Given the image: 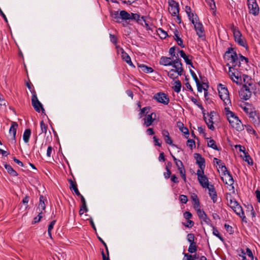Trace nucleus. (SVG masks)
<instances>
[{"instance_id":"nucleus-50","label":"nucleus","mask_w":260,"mask_h":260,"mask_svg":"<svg viewBox=\"0 0 260 260\" xmlns=\"http://www.w3.org/2000/svg\"><path fill=\"white\" fill-rule=\"evenodd\" d=\"M186 145L188 146L191 149H192L193 147H195V141L192 139H189L187 141Z\"/></svg>"},{"instance_id":"nucleus-26","label":"nucleus","mask_w":260,"mask_h":260,"mask_svg":"<svg viewBox=\"0 0 260 260\" xmlns=\"http://www.w3.org/2000/svg\"><path fill=\"white\" fill-rule=\"evenodd\" d=\"M174 39L176 41L177 44L180 46L181 48H184L185 45L183 44L182 39L180 37L179 35V31L176 30L174 31Z\"/></svg>"},{"instance_id":"nucleus-32","label":"nucleus","mask_w":260,"mask_h":260,"mask_svg":"<svg viewBox=\"0 0 260 260\" xmlns=\"http://www.w3.org/2000/svg\"><path fill=\"white\" fill-rule=\"evenodd\" d=\"M198 249V246L196 242L190 243L188 248V251L190 253H196Z\"/></svg>"},{"instance_id":"nucleus-45","label":"nucleus","mask_w":260,"mask_h":260,"mask_svg":"<svg viewBox=\"0 0 260 260\" xmlns=\"http://www.w3.org/2000/svg\"><path fill=\"white\" fill-rule=\"evenodd\" d=\"M40 127L42 133H44L46 134L48 129V126L43 120L40 122Z\"/></svg>"},{"instance_id":"nucleus-9","label":"nucleus","mask_w":260,"mask_h":260,"mask_svg":"<svg viewBox=\"0 0 260 260\" xmlns=\"http://www.w3.org/2000/svg\"><path fill=\"white\" fill-rule=\"evenodd\" d=\"M252 86H252H248L247 83L243 85L240 92V96L241 99L247 100L251 97L253 90Z\"/></svg>"},{"instance_id":"nucleus-43","label":"nucleus","mask_w":260,"mask_h":260,"mask_svg":"<svg viewBox=\"0 0 260 260\" xmlns=\"http://www.w3.org/2000/svg\"><path fill=\"white\" fill-rule=\"evenodd\" d=\"M111 16L115 20L116 22H120V16L118 11H114L111 13Z\"/></svg>"},{"instance_id":"nucleus-11","label":"nucleus","mask_w":260,"mask_h":260,"mask_svg":"<svg viewBox=\"0 0 260 260\" xmlns=\"http://www.w3.org/2000/svg\"><path fill=\"white\" fill-rule=\"evenodd\" d=\"M171 66L174 68L175 70H176V71L178 72V75L181 76L183 74L184 70L182 68V63L178 54H177L176 58L173 60Z\"/></svg>"},{"instance_id":"nucleus-35","label":"nucleus","mask_w":260,"mask_h":260,"mask_svg":"<svg viewBox=\"0 0 260 260\" xmlns=\"http://www.w3.org/2000/svg\"><path fill=\"white\" fill-rule=\"evenodd\" d=\"M191 199L192 200V201L194 202V207L195 208H198L200 206V202L198 198V196L196 194L193 193L191 196Z\"/></svg>"},{"instance_id":"nucleus-13","label":"nucleus","mask_w":260,"mask_h":260,"mask_svg":"<svg viewBox=\"0 0 260 260\" xmlns=\"http://www.w3.org/2000/svg\"><path fill=\"white\" fill-rule=\"evenodd\" d=\"M194 25V28L196 31L197 35L199 38H203L205 36V32L203 27V25L201 22L196 21L194 23H192Z\"/></svg>"},{"instance_id":"nucleus-61","label":"nucleus","mask_w":260,"mask_h":260,"mask_svg":"<svg viewBox=\"0 0 260 260\" xmlns=\"http://www.w3.org/2000/svg\"><path fill=\"white\" fill-rule=\"evenodd\" d=\"M153 139L154 141V144L155 146H158L159 147L161 146V143L159 142V139L156 136H153Z\"/></svg>"},{"instance_id":"nucleus-40","label":"nucleus","mask_w":260,"mask_h":260,"mask_svg":"<svg viewBox=\"0 0 260 260\" xmlns=\"http://www.w3.org/2000/svg\"><path fill=\"white\" fill-rule=\"evenodd\" d=\"M189 19L191 21L192 23H194L196 21H199V18L197 15H194L193 13H191L187 15Z\"/></svg>"},{"instance_id":"nucleus-14","label":"nucleus","mask_w":260,"mask_h":260,"mask_svg":"<svg viewBox=\"0 0 260 260\" xmlns=\"http://www.w3.org/2000/svg\"><path fill=\"white\" fill-rule=\"evenodd\" d=\"M156 118V113L152 112L150 114L146 115L145 117L143 118L144 125L148 127L152 125Z\"/></svg>"},{"instance_id":"nucleus-57","label":"nucleus","mask_w":260,"mask_h":260,"mask_svg":"<svg viewBox=\"0 0 260 260\" xmlns=\"http://www.w3.org/2000/svg\"><path fill=\"white\" fill-rule=\"evenodd\" d=\"M180 201L183 204H186L188 201L187 197L186 195L181 194L179 196Z\"/></svg>"},{"instance_id":"nucleus-42","label":"nucleus","mask_w":260,"mask_h":260,"mask_svg":"<svg viewBox=\"0 0 260 260\" xmlns=\"http://www.w3.org/2000/svg\"><path fill=\"white\" fill-rule=\"evenodd\" d=\"M207 5L210 7V9L215 12L216 10V5L214 0H205Z\"/></svg>"},{"instance_id":"nucleus-46","label":"nucleus","mask_w":260,"mask_h":260,"mask_svg":"<svg viewBox=\"0 0 260 260\" xmlns=\"http://www.w3.org/2000/svg\"><path fill=\"white\" fill-rule=\"evenodd\" d=\"M130 20H134L139 22L140 21V16L138 14L132 13L130 14Z\"/></svg>"},{"instance_id":"nucleus-15","label":"nucleus","mask_w":260,"mask_h":260,"mask_svg":"<svg viewBox=\"0 0 260 260\" xmlns=\"http://www.w3.org/2000/svg\"><path fill=\"white\" fill-rule=\"evenodd\" d=\"M161 133L164 137L165 142L167 144H169L172 146H175V145L173 144V141L170 136V134L168 130L164 129L161 131Z\"/></svg>"},{"instance_id":"nucleus-58","label":"nucleus","mask_w":260,"mask_h":260,"mask_svg":"<svg viewBox=\"0 0 260 260\" xmlns=\"http://www.w3.org/2000/svg\"><path fill=\"white\" fill-rule=\"evenodd\" d=\"M80 197L82 205V207L84 208V209H85L86 211H87V208L86 206V203L85 199H84V197L81 194V196H78Z\"/></svg>"},{"instance_id":"nucleus-24","label":"nucleus","mask_w":260,"mask_h":260,"mask_svg":"<svg viewBox=\"0 0 260 260\" xmlns=\"http://www.w3.org/2000/svg\"><path fill=\"white\" fill-rule=\"evenodd\" d=\"M195 158L197 160V163L198 164L200 168L205 167V159L199 153L195 154Z\"/></svg>"},{"instance_id":"nucleus-28","label":"nucleus","mask_w":260,"mask_h":260,"mask_svg":"<svg viewBox=\"0 0 260 260\" xmlns=\"http://www.w3.org/2000/svg\"><path fill=\"white\" fill-rule=\"evenodd\" d=\"M5 168L7 171L8 173L13 177H16L18 175V173L15 171L12 167L8 164L4 165Z\"/></svg>"},{"instance_id":"nucleus-62","label":"nucleus","mask_w":260,"mask_h":260,"mask_svg":"<svg viewBox=\"0 0 260 260\" xmlns=\"http://www.w3.org/2000/svg\"><path fill=\"white\" fill-rule=\"evenodd\" d=\"M183 254L184 255V257L182 260H192V254L185 252H183Z\"/></svg>"},{"instance_id":"nucleus-23","label":"nucleus","mask_w":260,"mask_h":260,"mask_svg":"<svg viewBox=\"0 0 260 260\" xmlns=\"http://www.w3.org/2000/svg\"><path fill=\"white\" fill-rule=\"evenodd\" d=\"M121 50V57L128 64L133 67H135L133 62L131 61L130 56L126 53L122 48L120 49Z\"/></svg>"},{"instance_id":"nucleus-31","label":"nucleus","mask_w":260,"mask_h":260,"mask_svg":"<svg viewBox=\"0 0 260 260\" xmlns=\"http://www.w3.org/2000/svg\"><path fill=\"white\" fill-rule=\"evenodd\" d=\"M30 135L31 131L30 129H26L25 130L23 135V139L25 143H27L28 142Z\"/></svg>"},{"instance_id":"nucleus-10","label":"nucleus","mask_w":260,"mask_h":260,"mask_svg":"<svg viewBox=\"0 0 260 260\" xmlns=\"http://www.w3.org/2000/svg\"><path fill=\"white\" fill-rule=\"evenodd\" d=\"M153 99L156 100L158 103L167 105L170 102V99L167 94L164 92H158L155 93Z\"/></svg>"},{"instance_id":"nucleus-8","label":"nucleus","mask_w":260,"mask_h":260,"mask_svg":"<svg viewBox=\"0 0 260 260\" xmlns=\"http://www.w3.org/2000/svg\"><path fill=\"white\" fill-rule=\"evenodd\" d=\"M169 11L173 16H177L178 23L181 22V18L179 16V4L174 0H170L169 2Z\"/></svg>"},{"instance_id":"nucleus-18","label":"nucleus","mask_w":260,"mask_h":260,"mask_svg":"<svg viewBox=\"0 0 260 260\" xmlns=\"http://www.w3.org/2000/svg\"><path fill=\"white\" fill-rule=\"evenodd\" d=\"M213 112H211L210 113V114L208 115L209 117L208 119H207L205 115L204 116V119L208 126V127L212 131H214L215 129V127L213 125V121L212 120V117L213 116Z\"/></svg>"},{"instance_id":"nucleus-55","label":"nucleus","mask_w":260,"mask_h":260,"mask_svg":"<svg viewBox=\"0 0 260 260\" xmlns=\"http://www.w3.org/2000/svg\"><path fill=\"white\" fill-rule=\"evenodd\" d=\"M219 169H220V170H221L222 175H225L226 174L230 173L229 171L228 170L227 168L226 167V166L224 165V164L223 165H222L221 166V167H220Z\"/></svg>"},{"instance_id":"nucleus-33","label":"nucleus","mask_w":260,"mask_h":260,"mask_svg":"<svg viewBox=\"0 0 260 260\" xmlns=\"http://www.w3.org/2000/svg\"><path fill=\"white\" fill-rule=\"evenodd\" d=\"M119 15L120 16V18L122 20H130V14H129L126 11L122 10L120 11Z\"/></svg>"},{"instance_id":"nucleus-56","label":"nucleus","mask_w":260,"mask_h":260,"mask_svg":"<svg viewBox=\"0 0 260 260\" xmlns=\"http://www.w3.org/2000/svg\"><path fill=\"white\" fill-rule=\"evenodd\" d=\"M105 249L106 250L107 256L106 255V254L104 253V252L103 251V250H102V255L103 260H109V250H108L107 246V248H105Z\"/></svg>"},{"instance_id":"nucleus-1","label":"nucleus","mask_w":260,"mask_h":260,"mask_svg":"<svg viewBox=\"0 0 260 260\" xmlns=\"http://www.w3.org/2000/svg\"><path fill=\"white\" fill-rule=\"evenodd\" d=\"M224 58L228 61L226 66L231 65L238 68H240L241 62L244 61L245 63H247L248 62V58L244 57L240 54H239V57H238V54L236 51H234V49L232 47L228 49L225 53Z\"/></svg>"},{"instance_id":"nucleus-36","label":"nucleus","mask_w":260,"mask_h":260,"mask_svg":"<svg viewBox=\"0 0 260 260\" xmlns=\"http://www.w3.org/2000/svg\"><path fill=\"white\" fill-rule=\"evenodd\" d=\"M174 86L173 87L174 91L177 93H179L181 88V83L179 80H176L175 81Z\"/></svg>"},{"instance_id":"nucleus-39","label":"nucleus","mask_w":260,"mask_h":260,"mask_svg":"<svg viewBox=\"0 0 260 260\" xmlns=\"http://www.w3.org/2000/svg\"><path fill=\"white\" fill-rule=\"evenodd\" d=\"M158 35L161 39H165L168 36L167 32L164 30L162 28H159L157 30Z\"/></svg>"},{"instance_id":"nucleus-54","label":"nucleus","mask_w":260,"mask_h":260,"mask_svg":"<svg viewBox=\"0 0 260 260\" xmlns=\"http://www.w3.org/2000/svg\"><path fill=\"white\" fill-rule=\"evenodd\" d=\"M224 228L230 234H232L234 233V230L232 226L226 223L224 224Z\"/></svg>"},{"instance_id":"nucleus-53","label":"nucleus","mask_w":260,"mask_h":260,"mask_svg":"<svg viewBox=\"0 0 260 260\" xmlns=\"http://www.w3.org/2000/svg\"><path fill=\"white\" fill-rule=\"evenodd\" d=\"M197 214L200 219H202L206 215L205 212L200 209L197 210Z\"/></svg>"},{"instance_id":"nucleus-52","label":"nucleus","mask_w":260,"mask_h":260,"mask_svg":"<svg viewBox=\"0 0 260 260\" xmlns=\"http://www.w3.org/2000/svg\"><path fill=\"white\" fill-rule=\"evenodd\" d=\"M175 164L177 166L179 172L182 170V171L185 170L183 164L180 160L176 162Z\"/></svg>"},{"instance_id":"nucleus-4","label":"nucleus","mask_w":260,"mask_h":260,"mask_svg":"<svg viewBox=\"0 0 260 260\" xmlns=\"http://www.w3.org/2000/svg\"><path fill=\"white\" fill-rule=\"evenodd\" d=\"M218 91L219 96L221 100L223 102L224 105L225 107L231 106V101L230 99L229 92L228 88L224 85L220 83L218 85Z\"/></svg>"},{"instance_id":"nucleus-27","label":"nucleus","mask_w":260,"mask_h":260,"mask_svg":"<svg viewBox=\"0 0 260 260\" xmlns=\"http://www.w3.org/2000/svg\"><path fill=\"white\" fill-rule=\"evenodd\" d=\"M69 182L70 185V189L73 190L77 196H81V193L78 189L76 183L74 182L71 179H69Z\"/></svg>"},{"instance_id":"nucleus-64","label":"nucleus","mask_w":260,"mask_h":260,"mask_svg":"<svg viewBox=\"0 0 260 260\" xmlns=\"http://www.w3.org/2000/svg\"><path fill=\"white\" fill-rule=\"evenodd\" d=\"M110 39L111 42L114 45H116L117 44V38L115 35L110 34Z\"/></svg>"},{"instance_id":"nucleus-38","label":"nucleus","mask_w":260,"mask_h":260,"mask_svg":"<svg viewBox=\"0 0 260 260\" xmlns=\"http://www.w3.org/2000/svg\"><path fill=\"white\" fill-rule=\"evenodd\" d=\"M213 228V234L218 238L222 242L224 241V239L222 236L219 234L218 230L214 226L212 225Z\"/></svg>"},{"instance_id":"nucleus-44","label":"nucleus","mask_w":260,"mask_h":260,"mask_svg":"<svg viewBox=\"0 0 260 260\" xmlns=\"http://www.w3.org/2000/svg\"><path fill=\"white\" fill-rule=\"evenodd\" d=\"M244 160L248 163V165L252 166L253 165V160L248 153L244 154Z\"/></svg>"},{"instance_id":"nucleus-20","label":"nucleus","mask_w":260,"mask_h":260,"mask_svg":"<svg viewBox=\"0 0 260 260\" xmlns=\"http://www.w3.org/2000/svg\"><path fill=\"white\" fill-rule=\"evenodd\" d=\"M198 181H199L200 185L203 188H207L210 185V184H209L208 178L205 175H204L202 176H200V177L198 178Z\"/></svg>"},{"instance_id":"nucleus-6","label":"nucleus","mask_w":260,"mask_h":260,"mask_svg":"<svg viewBox=\"0 0 260 260\" xmlns=\"http://www.w3.org/2000/svg\"><path fill=\"white\" fill-rule=\"evenodd\" d=\"M229 74L231 79L237 84L242 83V78L239 71V68L229 65Z\"/></svg>"},{"instance_id":"nucleus-16","label":"nucleus","mask_w":260,"mask_h":260,"mask_svg":"<svg viewBox=\"0 0 260 260\" xmlns=\"http://www.w3.org/2000/svg\"><path fill=\"white\" fill-rule=\"evenodd\" d=\"M209 191V196L214 203L217 201V193L213 185H210L207 188Z\"/></svg>"},{"instance_id":"nucleus-30","label":"nucleus","mask_w":260,"mask_h":260,"mask_svg":"<svg viewBox=\"0 0 260 260\" xmlns=\"http://www.w3.org/2000/svg\"><path fill=\"white\" fill-rule=\"evenodd\" d=\"M139 68H140L141 71H143L146 73H150L153 72V69L152 68L148 67L143 64L139 65Z\"/></svg>"},{"instance_id":"nucleus-34","label":"nucleus","mask_w":260,"mask_h":260,"mask_svg":"<svg viewBox=\"0 0 260 260\" xmlns=\"http://www.w3.org/2000/svg\"><path fill=\"white\" fill-rule=\"evenodd\" d=\"M168 76L170 78L174 80L177 78L179 75H178V72L176 71V70L172 69L168 72Z\"/></svg>"},{"instance_id":"nucleus-41","label":"nucleus","mask_w":260,"mask_h":260,"mask_svg":"<svg viewBox=\"0 0 260 260\" xmlns=\"http://www.w3.org/2000/svg\"><path fill=\"white\" fill-rule=\"evenodd\" d=\"M243 81L244 84L247 83L248 86H252L253 85L252 81L248 75H243Z\"/></svg>"},{"instance_id":"nucleus-12","label":"nucleus","mask_w":260,"mask_h":260,"mask_svg":"<svg viewBox=\"0 0 260 260\" xmlns=\"http://www.w3.org/2000/svg\"><path fill=\"white\" fill-rule=\"evenodd\" d=\"M247 5L250 13L255 16L258 15L259 9L256 0H248Z\"/></svg>"},{"instance_id":"nucleus-22","label":"nucleus","mask_w":260,"mask_h":260,"mask_svg":"<svg viewBox=\"0 0 260 260\" xmlns=\"http://www.w3.org/2000/svg\"><path fill=\"white\" fill-rule=\"evenodd\" d=\"M177 49L180 53V55L181 56V57H182L184 59L186 63L187 64L190 65L192 68H194L192 65L191 59L189 58V56L187 55L183 50H179V48H177Z\"/></svg>"},{"instance_id":"nucleus-51","label":"nucleus","mask_w":260,"mask_h":260,"mask_svg":"<svg viewBox=\"0 0 260 260\" xmlns=\"http://www.w3.org/2000/svg\"><path fill=\"white\" fill-rule=\"evenodd\" d=\"M176 48L177 47H171L169 49V54L171 55V58L173 59L174 58V57L176 58V56H177V55H176L175 54V51Z\"/></svg>"},{"instance_id":"nucleus-48","label":"nucleus","mask_w":260,"mask_h":260,"mask_svg":"<svg viewBox=\"0 0 260 260\" xmlns=\"http://www.w3.org/2000/svg\"><path fill=\"white\" fill-rule=\"evenodd\" d=\"M37 212L38 213V216L35 217L34 218V223L39 222L41 220V218L43 217V213H41V212Z\"/></svg>"},{"instance_id":"nucleus-7","label":"nucleus","mask_w":260,"mask_h":260,"mask_svg":"<svg viewBox=\"0 0 260 260\" xmlns=\"http://www.w3.org/2000/svg\"><path fill=\"white\" fill-rule=\"evenodd\" d=\"M32 97L31 99V104L35 110L40 113L41 111L43 113H45V109L43 107L42 103L39 101L37 98V93L35 89L31 91Z\"/></svg>"},{"instance_id":"nucleus-37","label":"nucleus","mask_w":260,"mask_h":260,"mask_svg":"<svg viewBox=\"0 0 260 260\" xmlns=\"http://www.w3.org/2000/svg\"><path fill=\"white\" fill-rule=\"evenodd\" d=\"M56 223V220H53L50 222L48 227V234L50 238L52 239L51 231L53 229V227Z\"/></svg>"},{"instance_id":"nucleus-25","label":"nucleus","mask_w":260,"mask_h":260,"mask_svg":"<svg viewBox=\"0 0 260 260\" xmlns=\"http://www.w3.org/2000/svg\"><path fill=\"white\" fill-rule=\"evenodd\" d=\"M173 58L166 56H162L160 59V63L162 65L168 66H171L172 64Z\"/></svg>"},{"instance_id":"nucleus-19","label":"nucleus","mask_w":260,"mask_h":260,"mask_svg":"<svg viewBox=\"0 0 260 260\" xmlns=\"http://www.w3.org/2000/svg\"><path fill=\"white\" fill-rule=\"evenodd\" d=\"M18 125L16 122H12L9 129V134L12 135V139L15 140L17 129Z\"/></svg>"},{"instance_id":"nucleus-3","label":"nucleus","mask_w":260,"mask_h":260,"mask_svg":"<svg viewBox=\"0 0 260 260\" xmlns=\"http://www.w3.org/2000/svg\"><path fill=\"white\" fill-rule=\"evenodd\" d=\"M231 29L233 33L235 41L240 46L248 48L245 38L242 35L239 28L233 24L231 26Z\"/></svg>"},{"instance_id":"nucleus-5","label":"nucleus","mask_w":260,"mask_h":260,"mask_svg":"<svg viewBox=\"0 0 260 260\" xmlns=\"http://www.w3.org/2000/svg\"><path fill=\"white\" fill-rule=\"evenodd\" d=\"M228 205L238 215L242 218L243 221H244V219L246 218L244 213L238 202L235 199L232 198L230 199Z\"/></svg>"},{"instance_id":"nucleus-2","label":"nucleus","mask_w":260,"mask_h":260,"mask_svg":"<svg viewBox=\"0 0 260 260\" xmlns=\"http://www.w3.org/2000/svg\"><path fill=\"white\" fill-rule=\"evenodd\" d=\"M224 112L227 119L231 126L238 132L244 130V125L239 117L232 111L230 110L229 107H225Z\"/></svg>"},{"instance_id":"nucleus-49","label":"nucleus","mask_w":260,"mask_h":260,"mask_svg":"<svg viewBox=\"0 0 260 260\" xmlns=\"http://www.w3.org/2000/svg\"><path fill=\"white\" fill-rule=\"evenodd\" d=\"M194 239L195 237L193 234L190 233L187 235V240L189 243L195 242Z\"/></svg>"},{"instance_id":"nucleus-63","label":"nucleus","mask_w":260,"mask_h":260,"mask_svg":"<svg viewBox=\"0 0 260 260\" xmlns=\"http://www.w3.org/2000/svg\"><path fill=\"white\" fill-rule=\"evenodd\" d=\"M180 130L185 135H187L186 138H188L189 136V131L187 127L182 126L181 127H180Z\"/></svg>"},{"instance_id":"nucleus-60","label":"nucleus","mask_w":260,"mask_h":260,"mask_svg":"<svg viewBox=\"0 0 260 260\" xmlns=\"http://www.w3.org/2000/svg\"><path fill=\"white\" fill-rule=\"evenodd\" d=\"M190 74L192 76L193 79H194V81L196 82V84H198V83L200 81L197 77V76L196 75V73H194V72L193 71H192V70H190Z\"/></svg>"},{"instance_id":"nucleus-47","label":"nucleus","mask_w":260,"mask_h":260,"mask_svg":"<svg viewBox=\"0 0 260 260\" xmlns=\"http://www.w3.org/2000/svg\"><path fill=\"white\" fill-rule=\"evenodd\" d=\"M191 99V101L196 105H197L201 110H204V108L203 107V106L202 105V104H201L197 100V99H196V98H193V97H191L190 98Z\"/></svg>"},{"instance_id":"nucleus-59","label":"nucleus","mask_w":260,"mask_h":260,"mask_svg":"<svg viewBox=\"0 0 260 260\" xmlns=\"http://www.w3.org/2000/svg\"><path fill=\"white\" fill-rule=\"evenodd\" d=\"M246 254L251 258V260L254 259V256L251 249L247 247L246 249Z\"/></svg>"},{"instance_id":"nucleus-29","label":"nucleus","mask_w":260,"mask_h":260,"mask_svg":"<svg viewBox=\"0 0 260 260\" xmlns=\"http://www.w3.org/2000/svg\"><path fill=\"white\" fill-rule=\"evenodd\" d=\"M207 140L208 147H210L214 150H219L216 144V142L213 139L211 138H207Z\"/></svg>"},{"instance_id":"nucleus-17","label":"nucleus","mask_w":260,"mask_h":260,"mask_svg":"<svg viewBox=\"0 0 260 260\" xmlns=\"http://www.w3.org/2000/svg\"><path fill=\"white\" fill-rule=\"evenodd\" d=\"M221 179L226 184L230 186H232L234 182L233 178L230 173L222 175Z\"/></svg>"},{"instance_id":"nucleus-21","label":"nucleus","mask_w":260,"mask_h":260,"mask_svg":"<svg viewBox=\"0 0 260 260\" xmlns=\"http://www.w3.org/2000/svg\"><path fill=\"white\" fill-rule=\"evenodd\" d=\"M46 200V198L43 196L40 197L39 204L37 209V212H41V213H43V211L45 210L46 208L45 201Z\"/></svg>"}]
</instances>
